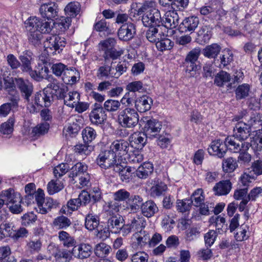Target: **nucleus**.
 Wrapping results in <instances>:
<instances>
[{
    "label": "nucleus",
    "mask_w": 262,
    "mask_h": 262,
    "mask_svg": "<svg viewBox=\"0 0 262 262\" xmlns=\"http://www.w3.org/2000/svg\"><path fill=\"white\" fill-rule=\"evenodd\" d=\"M106 226L112 233H119L120 228L122 226L123 218L118 214L109 211L107 215Z\"/></svg>",
    "instance_id": "12"
},
{
    "label": "nucleus",
    "mask_w": 262,
    "mask_h": 262,
    "mask_svg": "<svg viewBox=\"0 0 262 262\" xmlns=\"http://www.w3.org/2000/svg\"><path fill=\"white\" fill-rule=\"evenodd\" d=\"M243 121H247L246 125L251 129L252 127L257 128L262 125V115L259 113H252L250 116H245L242 118Z\"/></svg>",
    "instance_id": "33"
},
{
    "label": "nucleus",
    "mask_w": 262,
    "mask_h": 262,
    "mask_svg": "<svg viewBox=\"0 0 262 262\" xmlns=\"http://www.w3.org/2000/svg\"><path fill=\"white\" fill-rule=\"evenodd\" d=\"M185 71L188 77H193L196 72L200 69V66L196 63L185 60L183 62Z\"/></svg>",
    "instance_id": "48"
},
{
    "label": "nucleus",
    "mask_w": 262,
    "mask_h": 262,
    "mask_svg": "<svg viewBox=\"0 0 262 262\" xmlns=\"http://www.w3.org/2000/svg\"><path fill=\"white\" fill-rule=\"evenodd\" d=\"M21 224L24 226H29L37 220V216L33 212H27L21 217Z\"/></svg>",
    "instance_id": "64"
},
{
    "label": "nucleus",
    "mask_w": 262,
    "mask_h": 262,
    "mask_svg": "<svg viewBox=\"0 0 262 262\" xmlns=\"http://www.w3.org/2000/svg\"><path fill=\"white\" fill-rule=\"evenodd\" d=\"M39 12L42 17L52 19L58 16V7L53 3L43 4L39 8Z\"/></svg>",
    "instance_id": "16"
},
{
    "label": "nucleus",
    "mask_w": 262,
    "mask_h": 262,
    "mask_svg": "<svg viewBox=\"0 0 262 262\" xmlns=\"http://www.w3.org/2000/svg\"><path fill=\"white\" fill-rule=\"evenodd\" d=\"M135 168L129 167H123L120 164H117L114 167V171L118 172L122 182H128L134 172Z\"/></svg>",
    "instance_id": "26"
},
{
    "label": "nucleus",
    "mask_w": 262,
    "mask_h": 262,
    "mask_svg": "<svg viewBox=\"0 0 262 262\" xmlns=\"http://www.w3.org/2000/svg\"><path fill=\"white\" fill-rule=\"evenodd\" d=\"M99 224V217L96 215H93L92 213H89L85 218V228L92 231L98 227Z\"/></svg>",
    "instance_id": "40"
},
{
    "label": "nucleus",
    "mask_w": 262,
    "mask_h": 262,
    "mask_svg": "<svg viewBox=\"0 0 262 262\" xmlns=\"http://www.w3.org/2000/svg\"><path fill=\"white\" fill-rule=\"evenodd\" d=\"M69 169L70 166L68 163L59 164L54 168V175L57 179L61 178L64 175Z\"/></svg>",
    "instance_id": "59"
},
{
    "label": "nucleus",
    "mask_w": 262,
    "mask_h": 262,
    "mask_svg": "<svg viewBox=\"0 0 262 262\" xmlns=\"http://www.w3.org/2000/svg\"><path fill=\"white\" fill-rule=\"evenodd\" d=\"M233 60L232 53L230 51H226L221 55L220 58L215 59L214 64L217 67L222 69L230 64Z\"/></svg>",
    "instance_id": "37"
},
{
    "label": "nucleus",
    "mask_w": 262,
    "mask_h": 262,
    "mask_svg": "<svg viewBox=\"0 0 262 262\" xmlns=\"http://www.w3.org/2000/svg\"><path fill=\"white\" fill-rule=\"evenodd\" d=\"M150 183L152 186L150 188V195L152 198L160 196L167 189V185L159 179L152 180Z\"/></svg>",
    "instance_id": "23"
},
{
    "label": "nucleus",
    "mask_w": 262,
    "mask_h": 262,
    "mask_svg": "<svg viewBox=\"0 0 262 262\" xmlns=\"http://www.w3.org/2000/svg\"><path fill=\"white\" fill-rule=\"evenodd\" d=\"M117 156L113 151L105 150L101 151L98 155L96 163L102 169H107L118 164L117 163Z\"/></svg>",
    "instance_id": "5"
},
{
    "label": "nucleus",
    "mask_w": 262,
    "mask_h": 262,
    "mask_svg": "<svg viewBox=\"0 0 262 262\" xmlns=\"http://www.w3.org/2000/svg\"><path fill=\"white\" fill-rule=\"evenodd\" d=\"M111 249L109 245L104 243L97 244L95 249V254L99 257H106L110 252Z\"/></svg>",
    "instance_id": "50"
},
{
    "label": "nucleus",
    "mask_w": 262,
    "mask_h": 262,
    "mask_svg": "<svg viewBox=\"0 0 262 262\" xmlns=\"http://www.w3.org/2000/svg\"><path fill=\"white\" fill-rule=\"evenodd\" d=\"M26 24L28 30L38 31L44 33H49L51 31V26L49 23L36 17H30L27 20Z\"/></svg>",
    "instance_id": "7"
},
{
    "label": "nucleus",
    "mask_w": 262,
    "mask_h": 262,
    "mask_svg": "<svg viewBox=\"0 0 262 262\" xmlns=\"http://www.w3.org/2000/svg\"><path fill=\"white\" fill-rule=\"evenodd\" d=\"M145 122L144 127V133L149 138L156 137L161 130L162 123L155 119H150Z\"/></svg>",
    "instance_id": "13"
},
{
    "label": "nucleus",
    "mask_w": 262,
    "mask_h": 262,
    "mask_svg": "<svg viewBox=\"0 0 262 262\" xmlns=\"http://www.w3.org/2000/svg\"><path fill=\"white\" fill-rule=\"evenodd\" d=\"M221 46L217 43H212L207 46L203 51L204 56L208 58L217 59V55L220 54L221 50Z\"/></svg>",
    "instance_id": "34"
},
{
    "label": "nucleus",
    "mask_w": 262,
    "mask_h": 262,
    "mask_svg": "<svg viewBox=\"0 0 262 262\" xmlns=\"http://www.w3.org/2000/svg\"><path fill=\"white\" fill-rule=\"evenodd\" d=\"M227 142L230 144V150L234 152H239L237 161L240 166L244 167L249 165L252 159L251 155L247 152L250 147V143L244 142L240 144L232 140L231 138L228 139Z\"/></svg>",
    "instance_id": "1"
},
{
    "label": "nucleus",
    "mask_w": 262,
    "mask_h": 262,
    "mask_svg": "<svg viewBox=\"0 0 262 262\" xmlns=\"http://www.w3.org/2000/svg\"><path fill=\"white\" fill-rule=\"evenodd\" d=\"M135 103L137 112L144 113L150 110L152 104V100L150 97L143 95L137 99Z\"/></svg>",
    "instance_id": "25"
},
{
    "label": "nucleus",
    "mask_w": 262,
    "mask_h": 262,
    "mask_svg": "<svg viewBox=\"0 0 262 262\" xmlns=\"http://www.w3.org/2000/svg\"><path fill=\"white\" fill-rule=\"evenodd\" d=\"M139 116L134 108L126 107L119 112L118 122L121 126L125 128L135 127L139 122Z\"/></svg>",
    "instance_id": "2"
},
{
    "label": "nucleus",
    "mask_w": 262,
    "mask_h": 262,
    "mask_svg": "<svg viewBox=\"0 0 262 262\" xmlns=\"http://www.w3.org/2000/svg\"><path fill=\"white\" fill-rule=\"evenodd\" d=\"M92 252V247L89 244H81L73 248L72 253L80 259L89 257Z\"/></svg>",
    "instance_id": "22"
},
{
    "label": "nucleus",
    "mask_w": 262,
    "mask_h": 262,
    "mask_svg": "<svg viewBox=\"0 0 262 262\" xmlns=\"http://www.w3.org/2000/svg\"><path fill=\"white\" fill-rule=\"evenodd\" d=\"M231 80L230 74L224 71L218 73L215 77L214 83L218 86H223L228 83Z\"/></svg>",
    "instance_id": "42"
},
{
    "label": "nucleus",
    "mask_w": 262,
    "mask_h": 262,
    "mask_svg": "<svg viewBox=\"0 0 262 262\" xmlns=\"http://www.w3.org/2000/svg\"><path fill=\"white\" fill-rule=\"evenodd\" d=\"M129 224L133 229V232H136L140 230L144 231L143 229L146 225V222L144 216L137 214L132 217Z\"/></svg>",
    "instance_id": "35"
},
{
    "label": "nucleus",
    "mask_w": 262,
    "mask_h": 262,
    "mask_svg": "<svg viewBox=\"0 0 262 262\" xmlns=\"http://www.w3.org/2000/svg\"><path fill=\"white\" fill-rule=\"evenodd\" d=\"M49 129V124L47 122L38 124L32 129L34 136L39 137L47 134Z\"/></svg>",
    "instance_id": "60"
},
{
    "label": "nucleus",
    "mask_w": 262,
    "mask_h": 262,
    "mask_svg": "<svg viewBox=\"0 0 262 262\" xmlns=\"http://www.w3.org/2000/svg\"><path fill=\"white\" fill-rule=\"evenodd\" d=\"M47 87L44 88L42 91L37 92L35 96V103L40 106L48 107L50 105L53 101L52 95L48 91Z\"/></svg>",
    "instance_id": "18"
},
{
    "label": "nucleus",
    "mask_w": 262,
    "mask_h": 262,
    "mask_svg": "<svg viewBox=\"0 0 262 262\" xmlns=\"http://www.w3.org/2000/svg\"><path fill=\"white\" fill-rule=\"evenodd\" d=\"M149 29L146 33L147 40L151 42H157L161 38V33L159 32V27H148Z\"/></svg>",
    "instance_id": "44"
},
{
    "label": "nucleus",
    "mask_w": 262,
    "mask_h": 262,
    "mask_svg": "<svg viewBox=\"0 0 262 262\" xmlns=\"http://www.w3.org/2000/svg\"><path fill=\"white\" fill-rule=\"evenodd\" d=\"M87 170V166L81 163H77L75 164L71 169L69 177L72 178L74 183H77V179L83 175Z\"/></svg>",
    "instance_id": "32"
},
{
    "label": "nucleus",
    "mask_w": 262,
    "mask_h": 262,
    "mask_svg": "<svg viewBox=\"0 0 262 262\" xmlns=\"http://www.w3.org/2000/svg\"><path fill=\"white\" fill-rule=\"evenodd\" d=\"M63 188V185L59 180H52L48 184V191L51 195L58 192Z\"/></svg>",
    "instance_id": "61"
},
{
    "label": "nucleus",
    "mask_w": 262,
    "mask_h": 262,
    "mask_svg": "<svg viewBox=\"0 0 262 262\" xmlns=\"http://www.w3.org/2000/svg\"><path fill=\"white\" fill-rule=\"evenodd\" d=\"M19 100V97L17 95L11 99V102L2 104L0 106V116L5 117L9 114L12 108L17 107Z\"/></svg>",
    "instance_id": "36"
},
{
    "label": "nucleus",
    "mask_w": 262,
    "mask_h": 262,
    "mask_svg": "<svg viewBox=\"0 0 262 262\" xmlns=\"http://www.w3.org/2000/svg\"><path fill=\"white\" fill-rule=\"evenodd\" d=\"M199 23V18L195 16H190L185 18L180 24L179 30L181 32H193L197 28Z\"/></svg>",
    "instance_id": "19"
},
{
    "label": "nucleus",
    "mask_w": 262,
    "mask_h": 262,
    "mask_svg": "<svg viewBox=\"0 0 262 262\" xmlns=\"http://www.w3.org/2000/svg\"><path fill=\"white\" fill-rule=\"evenodd\" d=\"M132 238L137 241L138 246L142 247L149 242L150 236L146 233L145 231H139L133 235Z\"/></svg>",
    "instance_id": "46"
},
{
    "label": "nucleus",
    "mask_w": 262,
    "mask_h": 262,
    "mask_svg": "<svg viewBox=\"0 0 262 262\" xmlns=\"http://www.w3.org/2000/svg\"><path fill=\"white\" fill-rule=\"evenodd\" d=\"M44 44L48 52L56 54V51L59 53L62 50V48L65 46L66 41L64 38L58 35H54L47 38Z\"/></svg>",
    "instance_id": "9"
},
{
    "label": "nucleus",
    "mask_w": 262,
    "mask_h": 262,
    "mask_svg": "<svg viewBox=\"0 0 262 262\" xmlns=\"http://www.w3.org/2000/svg\"><path fill=\"white\" fill-rule=\"evenodd\" d=\"M164 16L165 20L162 19V22L167 28L174 29L179 25V15L174 11L166 12Z\"/></svg>",
    "instance_id": "24"
},
{
    "label": "nucleus",
    "mask_w": 262,
    "mask_h": 262,
    "mask_svg": "<svg viewBox=\"0 0 262 262\" xmlns=\"http://www.w3.org/2000/svg\"><path fill=\"white\" fill-rule=\"evenodd\" d=\"M14 226L12 223L4 222L0 224V230L5 238L12 237L14 235Z\"/></svg>",
    "instance_id": "49"
},
{
    "label": "nucleus",
    "mask_w": 262,
    "mask_h": 262,
    "mask_svg": "<svg viewBox=\"0 0 262 262\" xmlns=\"http://www.w3.org/2000/svg\"><path fill=\"white\" fill-rule=\"evenodd\" d=\"M144 12L142 16V21L143 24L145 27H160V23H162V18L160 11L154 8L148 9L143 7L140 9V11Z\"/></svg>",
    "instance_id": "4"
},
{
    "label": "nucleus",
    "mask_w": 262,
    "mask_h": 262,
    "mask_svg": "<svg viewBox=\"0 0 262 262\" xmlns=\"http://www.w3.org/2000/svg\"><path fill=\"white\" fill-rule=\"evenodd\" d=\"M147 136L144 132H135L130 137V142L136 148L141 149L146 144Z\"/></svg>",
    "instance_id": "28"
},
{
    "label": "nucleus",
    "mask_w": 262,
    "mask_h": 262,
    "mask_svg": "<svg viewBox=\"0 0 262 262\" xmlns=\"http://www.w3.org/2000/svg\"><path fill=\"white\" fill-rule=\"evenodd\" d=\"M204 198L203 189L199 188L193 193L190 200H192V203L194 202L193 204L195 206H199L203 203Z\"/></svg>",
    "instance_id": "62"
},
{
    "label": "nucleus",
    "mask_w": 262,
    "mask_h": 262,
    "mask_svg": "<svg viewBox=\"0 0 262 262\" xmlns=\"http://www.w3.org/2000/svg\"><path fill=\"white\" fill-rule=\"evenodd\" d=\"M136 34V28L134 24L128 23L123 25L118 31L119 38L123 41L131 40Z\"/></svg>",
    "instance_id": "15"
},
{
    "label": "nucleus",
    "mask_w": 262,
    "mask_h": 262,
    "mask_svg": "<svg viewBox=\"0 0 262 262\" xmlns=\"http://www.w3.org/2000/svg\"><path fill=\"white\" fill-rule=\"evenodd\" d=\"M173 46V42L169 39L162 37L156 42V47L160 51L170 50Z\"/></svg>",
    "instance_id": "54"
},
{
    "label": "nucleus",
    "mask_w": 262,
    "mask_h": 262,
    "mask_svg": "<svg viewBox=\"0 0 262 262\" xmlns=\"http://www.w3.org/2000/svg\"><path fill=\"white\" fill-rule=\"evenodd\" d=\"M141 210L143 216L149 218L158 211V208L154 201L148 200L143 203Z\"/></svg>",
    "instance_id": "31"
},
{
    "label": "nucleus",
    "mask_w": 262,
    "mask_h": 262,
    "mask_svg": "<svg viewBox=\"0 0 262 262\" xmlns=\"http://www.w3.org/2000/svg\"><path fill=\"white\" fill-rule=\"evenodd\" d=\"M93 150V147L88 145L87 143L78 144L74 146L75 152L82 156L90 155Z\"/></svg>",
    "instance_id": "47"
},
{
    "label": "nucleus",
    "mask_w": 262,
    "mask_h": 262,
    "mask_svg": "<svg viewBox=\"0 0 262 262\" xmlns=\"http://www.w3.org/2000/svg\"><path fill=\"white\" fill-rule=\"evenodd\" d=\"M129 143L124 140H116L110 146V150L118 155H125L128 153Z\"/></svg>",
    "instance_id": "20"
},
{
    "label": "nucleus",
    "mask_w": 262,
    "mask_h": 262,
    "mask_svg": "<svg viewBox=\"0 0 262 262\" xmlns=\"http://www.w3.org/2000/svg\"><path fill=\"white\" fill-rule=\"evenodd\" d=\"M90 201V194L83 190L79 194L78 198L70 200L67 203V206L70 210L75 211L80 206L89 203Z\"/></svg>",
    "instance_id": "14"
},
{
    "label": "nucleus",
    "mask_w": 262,
    "mask_h": 262,
    "mask_svg": "<svg viewBox=\"0 0 262 262\" xmlns=\"http://www.w3.org/2000/svg\"><path fill=\"white\" fill-rule=\"evenodd\" d=\"M250 89V85L248 84L244 83L239 85L235 91L236 99H242L247 97L249 95Z\"/></svg>",
    "instance_id": "56"
},
{
    "label": "nucleus",
    "mask_w": 262,
    "mask_h": 262,
    "mask_svg": "<svg viewBox=\"0 0 262 262\" xmlns=\"http://www.w3.org/2000/svg\"><path fill=\"white\" fill-rule=\"evenodd\" d=\"M250 145L255 150L261 151L262 150V130L258 129L255 132Z\"/></svg>",
    "instance_id": "45"
},
{
    "label": "nucleus",
    "mask_w": 262,
    "mask_h": 262,
    "mask_svg": "<svg viewBox=\"0 0 262 262\" xmlns=\"http://www.w3.org/2000/svg\"><path fill=\"white\" fill-rule=\"evenodd\" d=\"M14 81L21 96L27 101H29V98L33 91V84L29 80L24 79L23 78H15Z\"/></svg>",
    "instance_id": "11"
},
{
    "label": "nucleus",
    "mask_w": 262,
    "mask_h": 262,
    "mask_svg": "<svg viewBox=\"0 0 262 262\" xmlns=\"http://www.w3.org/2000/svg\"><path fill=\"white\" fill-rule=\"evenodd\" d=\"M237 163L233 158H228L223 161V168L226 172H233L237 167Z\"/></svg>",
    "instance_id": "55"
},
{
    "label": "nucleus",
    "mask_w": 262,
    "mask_h": 262,
    "mask_svg": "<svg viewBox=\"0 0 262 262\" xmlns=\"http://www.w3.org/2000/svg\"><path fill=\"white\" fill-rule=\"evenodd\" d=\"M58 238L64 247H71L76 244V241L68 232L61 231L58 233Z\"/></svg>",
    "instance_id": "43"
},
{
    "label": "nucleus",
    "mask_w": 262,
    "mask_h": 262,
    "mask_svg": "<svg viewBox=\"0 0 262 262\" xmlns=\"http://www.w3.org/2000/svg\"><path fill=\"white\" fill-rule=\"evenodd\" d=\"M47 88L49 89L48 91L52 95L53 100L54 98L58 100L64 99L65 94L68 91V87L56 79H53L52 82L47 85Z\"/></svg>",
    "instance_id": "10"
},
{
    "label": "nucleus",
    "mask_w": 262,
    "mask_h": 262,
    "mask_svg": "<svg viewBox=\"0 0 262 262\" xmlns=\"http://www.w3.org/2000/svg\"><path fill=\"white\" fill-rule=\"evenodd\" d=\"M0 197L7 205L12 203H21V201L19 194L15 193L14 190L11 188L3 191L0 194Z\"/></svg>",
    "instance_id": "27"
},
{
    "label": "nucleus",
    "mask_w": 262,
    "mask_h": 262,
    "mask_svg": "<svg viewBox=\"0 0 262 262\" xmlns=\"http://www.w3.org/2000/svg\"><path fill=\"white\" fill-rule=\"evenodd\" d=\"M153 167L150 163H144L136 170V176L140 179H146L151 173Z\"/></svg>",
    "instance_id": "39"
},
{
    "label": "nucleus",
    "mask_w": 262,
    "mask_h": 262,
    "mask_svg": "<svg viewBox=\"0 0 262 262\" xmlns=\"http://www.w3.org/2000/svg\"><path fill=\"white\" fill-rule=\"evenodd\" d=\"M21 62V69L23 72H28L31 70V64L34 61V57L32 52L29 50L25 51L19 56Z\"/></svg>",
    "instance_id": "30"
},
{
    "label": "nucleus",
    "mask_w": 262,
    "mask_h": 262,
    "mask_svg": "<svg viewBox=\"0 0 262 262\" xmlns=\"http://www.w3.org/2000/svg\"><path fill=\"white\" fill-rule=\"evenodd\" d=\"M14 122V119L12 117H10L7 121L3 123L1 125V132L4 135L11 134L13 131Z\"/></svg>",
    "instance_id": "58"
},
{
    "label": "nucleus",
    "mask_w": 262,
    "mask_h": 262,
    "mask_svg": "<svg viewBox=\"0 0 262 262\" xmlns=\"http://www.w3.org/2000/svg\"><path fill=\"white\" fill-rule=\"evenodd\" d=\"M251 131L249 127L246 125V123L242 120L235 124L233 129V135L229 137H233L234 139V142L242 144L244 143L243 141L248 139Z\"/></svg>",
    "instance_id": "8"
},
{
    "label": "nucleus",
    "mask_w": 262,
    "mask_h": 262,
    "mask_svg": "<svg viewBox=\"0 0 262 262\" xmlns=\"http://www.w3.org/2000/svg\"><path fill=\"white\" fill-rule=\"evenodd\" d=\"M28 39L29 42L34 46L40 45L42 37V33L38 31H32L31 30H28Z\"/></svg>",
    "instance_id": "53"
},
{
    "label": "nucleus",
    "mask_w": 262,
    "mask_h": 262,
    "mask_svg": "<svg viewBox=\"0 0 262 262\" xmlns=\"http://www.w3.org/2000/svg\"><path fill=\"white\" fill-rule=\"evenodd\" d=\"M71 224V221L67 216H59L53 221L52 226L57 229H66Z\"/></svg>",
    "instance_id": "41"
},
{
    "label": "nucleus",
    "mask_w": 262,
    "mask_h": 262,
    "mask_svg": "<svg viewBox=\"0 0 262 262\" xmlns=\"http://www.w3.org/2000/svg\"><path fill=\"white\" fill-rule=\"evenodd\" d=\"M82 138L84 143L91 142L97 136L95 130L91 127H86L82 132Z\"/></svg>",
    "instance_id": "51"
},
{
    "label": "nucleus",
    "mask_w": 262,
    "mask_h": 262,
    "mask_svg": "<svg viewBox=\"0 0 262 262\" xmlns=\"http://www.w3.org/2000/svg\"><path fill=\"white\" fill-rule=\"evenodd\" d=\"M126 89L128 91H132L134 93H142L145 89L143 86L142 82L141 81H135L129 82L126 86Z\"/></svg>",
    "instance_id": "63"
},
{
    "label": "nucleus",
    "mask_w": 262,
    "mask_h": 262,
    "mask_svg": "<svg viewBox=\"0 0 262 262\" xmlns=\"http://www.w3.org/2000/svg\"><path fill=\"white\" fill-rule=\"evenodd\" d=\"M106 115L103 107L98 103L94 104V107L90 114V119L93 124L98 125L103 123Z\"/></svg>",
    "instance_id": "17"
},
{
    "label": "nucleus",
    "mask_w": 262,
    "mask_h": 262,
    "mask_svg": "<svg viewBox=\"0 0 262 262\" xmlns=\"http://www.w3.org/2000/svg\"><path fill=\"white\" fill-rule=\"evenodd\" d=\"M62 100H63L65 105L73 108L80 100V94L76 91H68L65 94L64 98Z\"/></svg>",
    "instance_id": "38"
},
{
    "label": "nucleus",
    "mask_w": 262,
    "mask_h": 262,
    "mask_svg": "<svg viewBox=\"0 0 262 262\" xmlns=\"http://www.w3.org/2000/svg\"><path fill=\"white\" fill-rule=\"evenodd\" d=\"M231 138L232 140L234 141L233 137H227L226 138L225 141H223L217 139L213 141L208 148V153L211 155L217 156L219 158H222L226 154L227 148L230 149V144L227 142V139Z\"/></svg>",
    "instance_id": "6"
},
{
    "label": "nucleus",
    "mask_w": 262,
    "mask_h": 262,
    "mask_svg": "<svg viewBox=\"0 0 262 262\" xmlns=\"http://www.w3.org/2000/svg\"><path fill=\"white\" fill-rule=\"evenodd\" d=\"M80 11V5L77 2H71L64 8L66 14L70 16H76Z\"/></svg>",
    "instance_id": "52"
},
{
    "label": "nucleus",
    "mask_w": 262,
    "mask_h": 262,
    "mask_svg": "<svg viewBox=\"0 0 262 262\" xmlns=\"http://www.w3.org/2000/svg\"><path fill=\"white\" fill-rule=\"evenodd\" d=\"M143 201V198L139 195H130L126 202V209L130 212H136L141 208Z\"/></svg>",
    "instance_id": "29"
},
{
    "label": "nucleus",
    "mask_w": 262,
    "mask_h": 262,
    "mask_svg": "<svg viewBox=\"0 0 262 262\" xmlns=\"http://www.w3.org/2000/svg\"><path fill=\"white\" fill-rule=\"evenodd\" d=\"M116 44V40L114 38H108L100 41L98 44L99 50L103 52L102 56L105 61L110 58L117 59L123 54L122 51L117 50L115 48Z\"/></svg>",
    "instance_id": "3"
},
{
    "label": "nucleus",
    "mask_w": 262,
    "mask_h": 262,
    "mask_svg": "<svg viewBox=\"0 0 262 262\" xmlns=\"http://www.w3.org/2000/svg\"><path fill=\"white\" fill-rule=\"evenodd\" d=\"M232 187V183L229 180H222L216 183L213 187L214 194L218 196L226 195L230 193Z\"/></svg>",
    "instance_id": "21"
},
{
    "label": "nucleus",
    "mask_w": 262,
    "mask_h": 262,
    "mask_svg": "<svg viewBox=\"0 0 262 262\" xmlns=\"http://www.w3.org/2000/svg\"><path fill=\"white\" fill-rule=\"evenodd\" d=\"M71 20L69 17L62 19H60L53 23L54 27L59 30V33L63 32L67 30L70 24Z\"/></svg>",
    "instance_id": "57"
}]
</instances>
